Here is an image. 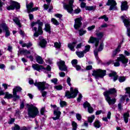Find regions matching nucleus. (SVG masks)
Here are the masks:
<instances>
[{
	"instance_id": "f257e3e1",
	"label": "nucleus",
	"mask_w": 130,
	"mask_h": 130,
	"mask_svg": "<svg viewBox=\"0 0 130 130\" xmlns=\"http://www.w3.org/2000/svg\"><path fill=\"white\" fill-rule=\"evenodd\" d=\"M117 92V91L116 90V89L113 88H111L109 89V90H107L103 93L105 100L108 103L109 105H110V106H111V105H114V104H115V102H116V99H111L109 95L115 94V93H116Z\"/></svg>"
},
{
	"instance_id": "f03ea898",
	"label": "nucleus",
	"mask_w": 130,
	"mask_h": 130,
	"mask_svg": "<svg viewBox=\"0 0 130 130\" xmlns=\"http://www.w3.org/2000/svg\"><path fill=\"white\" fill-rule=\"evenodd\" d=\"M120 61L124 64V67L125 68V67H126V63L128 62V59L125 57V56L124 55L121 54L120 55V57L117 58L116 62H114L113 60H110L106 63V64L109 66V64H111V63H114V67H119L120 66Z\"/></svg>"
},
{
	"instance_id": "7ed1b4c3",
	"label": "nucleus",
	"mask_w": 130,
	"mask_h": 130,
	"mask_svg": "<svg viewBox=\"0 0 130 130\" xmlns=\"http://www.w3.org/2000/svg\"><path fill=\"white\" fill-rule=\"evenodd\" d=\"M36 25H38V32H37V27H34V26H36ZM31 27H34L33 28L35 32L34 34V36L35 37H38L39 35H41L43 34V30H42V26H43V22L40 21V20H38L36 22H34L31 23Z\"/></svg>"
},
{
	"instance_id": "20e7f679",
	"label": "nucleus",
	"mask_w": 130,
	"mask_h": 130,
	"mask_svg": "<svg viewBox=\"0 0 130 130\" xmlns=\"http://www.w3.org/2000/svg\"><path fill=\"white\" fill-rule=\"evenodd\" d=\"M95 36L97 38L93 37H90L88 40V43L94 44L95 47H97L99 44L100 40L104 37V32H98L95 33Z\"/></svg>"
},
{
	"instance_id": "39448f33",
	"label": "nucleus",
	"mask_w": 130,
	"mask_h": 130,
	"mask_svg": "<svg viewBox=\"0 0 130 130\" xmlns=\"http://www.w3.org/2000/svg\"><path fill=\"white\" fill-rule=\"evenodd\" d=\"M34 85L36 86V87H37L38 89L41 91L42 96L43 97H46L47 92L44 91V90H45V88H47V87L49 86L48 84L46 83L45 82H37V81H36L35 83H34Z\"/></svg>"
},
{
	"instance_id": "423d86ee",
	"label": "nucleus",
	"mask_w": 130,
	"mask_h": 130,
	"mask_svg": "<svg viewBox=\"0 0 130 130\" xmlns=\"http://www.w3.org/2000/svg\"><path fill=\"white\" fill-rule=\"evenodd\" d=\"M26 106L27 107V113L29 117L34 118L37 116V114L39 113V111L37 107L34 106V105L27 104Z\"/></svg>"
},
{
	"instance_id": "0eeeda50",
	"label": "nucleus",
	"mask_w": 130,
	"mask_h": 130,
	"mask_svg": "<svg viewBox=\"0 0 130 130\" xmlns=\"http://www.w3.org/2000/svg\"><path fill=\"white\" fill-rule=\"evenodd\" d=\"M64 3H63V7L64 10H66L69 14H73L74 12V0H64Z\"/></svg>"
},
{
	"instance_id": "6e6552de",
	"label": "nucleus",
	"mask_w": 130,
	"mask_h": 130,
	"mask_svg": "<svg viewBox=\"0 0 130 130\" xmlns=\"http://www.w3.org/2000/svg\"><path fill=\"white\" fill-rule=\"evenodd\" d=\"M106 75V70H102L101 69H96L92 71V76L94 77L95 79L98 80L99 79H103Z\"/></svg>"
},
{
	"instance_id": "1a4fd4ad",
	"label": "nucleus",
	"mask_w": 130,
	"mask_h": 130,
	"mask_svg": "<svg viewBox=\"0 0 130 130\" xmlns=\"http://www.w3.org/2000/svg\"><path fill=\"white\" fill-rule=\"evenodd\" d=\"M79 93V91L77 89H73V87H71L70 92L66 91L65 93V96L67 97L68 99H71V98H76Z\"/></svg>"
},
{
	"instance_id": "9d476101",
	"label": "nucleus",
	"mask_w": 130,
	"mask_h": 130,
	"mask_svg": "<svg viewBox=\"0 0 130 130\" xmlns=\"http://www.w3.org/2000/svg\"><path fill=\"white\" fill-rule=\"evenodd\" d=\"M82 21H83V17H82V16H79L74 19V27L75 30H79V29L82 27V25H83Z\"/></svg>"
},
{
	"instance_id": "9b49d317",
	"label": "nucleus",
	"mask_w": 130,
	"mask_h": 130,
	"mask_svg": "<svg viewBox=\"0 0 130 130\" xmlns=\"http://www.w3.org/2000/svg\"><path fill=\"white\" fill-rule=\"evenodd\" d=\"M32 68L34 70L37 71L38 72H40L41 70H47L48 72H50L51 71V67L50 66H48L46 69L44 68L43 66L42 65H40L39 64H33L32 65Z\"/></svg>"
},
{
	"instance_id": "f8f14e48",
	"label": "nucleus",
	"mask_w": 130,
	"mask_h": 130,
	"mask_svg": "<svg viewBox=\"0 0 130 130\" xmlns=\"http://www.w3.org/2000/svg\"><path fill=\"white\" fill-rule=\"evenodd\" d=\"M104 46V44H103V43H102L100 45L99 48L97 49V47H98V46L96 47H95V50H94V55L95 56V57L96 60H98V63H100V62H101V60L99 59V57L98 56V52L102 51V50H103Z\"/></svg>"
},
{
	"instance_id": "ddd939ff",
	"label": "nucleus",
	"mask_w": 130,
	"mask_h": 130,
	"mask_svg": "<svg viewBox=\"0 0 130 130\" xmlns=\"http://www.w3.org/2000/svg\"><path fill=\"white\" fill-rule=\"evenodd\" d=\"M11 5L9 6H7V9L8 11H11V10H15V8L16 10H20V8L21 6H20V4L17 2L11 1Z\"/></svg>"
},
{
	"instance_id": "4468645a",
	"label": "nucleus",
	"mask_w": 130,
	"mask_h": 130,
	"mask_svg": "<svg viewBox=\"0 0 130 130\" xmlns=\"http://www.w3.org/2000/svg\"><path fill=\"white\" fill-rule=\"evenodd\" d=\"M51 107L54 108V114L56 116V117H52V119L53 120H57V119H59L60 114H61V112L59 111V108H58L55 105H51Z\"/></svg>"
},
{
	"instance_id": "2eb2a0df",
	"label": "nucleus",
	"mask_w": 130,
	"mask_h": 130,
	"mask_svg": "<svg viewBox=\"0 0 130 130\" xmlns=\"http://www.w3.org/2000/svg\"><path fill=\"white\" fill-rule=\"evenodd\" d=\"M107 6H110L109 9V11H116L117 10V7L116 5V2L114 0H108L106 4Z\"/></svg>"
},
{
	"instance_id": "dca6fc26",
	"label": "nucleus",
	"mask_w": 130,
	"mask_h": 130,
	"mask_svg": "<svg viewBox=\"0 0 130 130\" xmlns=\"http://www.w3.org/2000/svg\"><path fill=\"white\" fill-rule=\"evenodd\" d=\"M21 91H22V88L20 86H16L13 89L14 101H17V100L20 99V96L17 94V92H21Z\"/></svg>"
},
{
	"instance_id": "f3484780",
	"label": "nucleus",
	"mask_w": 130,
	"mask_h": 130,
	"mask_svg": "<svg viewBox=\"0 0 130 130\" xmlns=\"http://www.w3.org/2000/svg\"><path fill=\"white\" fill-rule=\"evenodd\" d=\"M57 64L60 71L66 72V71L68 70V67L66 66V62L64 61L60 60L57 62Z\"/></svg>"
},
{
	"instance_id": "a211bd4d",
	"label": "nucleus",
	"mask_w": 130,
	"mask_h": 130,
	"mask_svg": "<svg viewBox=\"0 0 130 130\" xmlns=\"http://www.w3.org/2000/svg\"><path fill=\"white\" fill-rule=\"evenodd\" d=\"M40 40L39 43H38V45L42 47V48H44L46 46V44H47V41L46 40L43 38L42 37H40L39 38Z\"/></svg>"
},
{
	"instance_id": "6ab92c4d",
	"label": "nucleus",
	"mask_w": 130,
	"mask_h": 130,
	"mask_svg": "<svg viewBox=\"0 0 130 130\" xmlns=\"http://www.w3.org/2000/svg\"><path fill=\"white\" fill-rule=\"evenodd\" d=\"M0 27L1 28H3V30H5L6 32L5 37L6 38L9 37V36H10L11 34L10 32V30H9V27H8V26L7 25V24L6 23L1 24H0Z\"/></svg>"
},
{
	"instance_id": "aec40b11",
	"label": "nucleus",
	"mask_w": 130,
	"mask_h": 130,
	"mask_svg": "<svg viewBox=\"0 0 130 130\" xmlns=\"http://www.w3.org/2000/svg\"><path fill=\"white\" fill-rule=\"evenodd\" d=\"M121 19L123 21V23H124V26L127 28V27H129L130 24V19L126 17V16L123 15L121 16Z\"/></svg>"
},
{
	"instance_id": "412c9836",
	"label": "nucleus",
	"mask_w": 130,
	"mask_h": 130,
	"mask_svg": "<svg viewBox=\"0 0 130 130\" xmlns=\"http://www.w3.org/2000/svg\"><path fill=\"white\" fill-rule=\"evenodd\" d=\"M83 107L84 108H86L87 107L88 111L89 113H93V112L94 111V109L92 107H91V105H90V104L88 102H85L83 104Z\"/></svg>"
},
{
	"instance_id": "4be33fe9",
	"label": "nucleus",
	"mask_w": 130,
	"mask_h": 130,
	"mask_svg": "<svg viewBox=\"0 0 130 130\" xmlns=\"http://www.w3.org/2000/svg\"><path fill=\"white\" fill-rule=\"evenodd\" d=\"M26 7L28 14H30L32 9H33V7H34V4H33V2H30L28 4L26 3Z\"/></svg>"
},
{
	"instance_id": "5701e85b",
	"label": "nucleus",
	"mask_w": 130,
	"mask_h": 130,
	"mask_svg": "<svg viewBox=\"0 0 130 130\" xmlns=\"http://www.w3.org/2000/svg\"><path fill=\"white\" fill-rule=\"evenodd\" d=\"M128 9L127 6V2L126 1L122 2L121 5V11H126Z\"/></svg>"
},
{
	"instance_id": "b1692460",
	"label": "nucleus",
	"mask_w": 130,
	"mask_h": 130,
	"mask_svg": "<svg viewBox=\"0 0 130 130\" xmlns=\"http://www.w3.org/2000/svg\"><path fill=\"white\" fill-rule=\"evenodd\" d=\"M76 44H77V42H74L72 43L68 44V46L72 51H75V46H76Z\"/></svg>"
},
{
	"instance_id": "393cba45",
	"label": "nucleus",
	"mask_w": 130,
	"mask_h": 130,
	"mask_svg": "<svg viewBox=\"0 0 130 130\" xmlns=\"http://www.w3.org/2000/svg\"><path fill=\"white\" fill-rule=\"evenodd\" d=\"M109 77L111 78L113 77L114 82H115V81H116V80H117V78H118V76H117V75H116V72H113L111 73H110L109 74Z\"/></svg>"
},
{
	"instance_id": "a878e982",
	"label": "nucleus",
	"mask_w": 130,
	"mask_h": 130,
	"mask_svg": "<svg viewBox=\"0 0 130 130\" xmlns=\"http://www.w3.org/2000/svg\"><path fill=\"white\" fill-rule=\"evenodd\" d=\"M93 125L96 128H100V127H101V125H102V124H101V121L98 120H96L93 123Z\"/></svg>"
},
{
	"instance_id": "bb28decb",
	"label": "nucleus",
	"mask_w": 130,
	"mask_h": 130,
	"mask_svg": "<svg viewBox=\"0 0 130 130\" xmlns=\"http://www.w3.org/2000/svg\"><path fill=\"white\" fill-rule=\"evenodd\" d=\"M36 59L38 63H39L40 64H43V62H44V61L43 60V59H42V57H41V56L37 55L36 57Z\"/></svg>"
},
{
	"instance_id": "cd10ccee",
	"label": "nucleus",
	"mask_w": 130,
	"mask_h": 130,
	"mask_svg": "<svg viewBox=\"0 0 130 130\" xmlns=\"http://www.w3.org/2000/svg\"><path fill=\"white\" fill-rule=\"evenodd\" d=\"M129 117V113H128V112L127 113H124L123 119H124V121L125 123H127V122H128V118Z\"/></svg>"
},
{
	"instance_id": "c85d7f7f",
	"label": "nucleus",
	"mask_w": 130,
	"mask_h": 130,
	"mask_svg": "<svg viewBox=\"0 0 130 130\" xmlns=\"http://www.w3.org/2000/svg\"><path fill=\"white\" fill-rule=\"evenodd\" d=\"M107 117H103L102 120H103V121H106V122H107V121H108V119H110V118H111V112H108L107 115Z\"/></svg>"
},
{
	"instance_id": "c756f323",
	"label": "nucleus",
	"mask_w": 130,
	"mask_h": 130,
	"mask_svg": "<svg viewBox=\"0 0 130 130\" xmlns=\"http://www.w3.org/2000/svg\"><path fill=\"white\" fill-rule=\"evenodd\" d=\"M11 98H14V94H12L10 93H9V92H6L5 93V96L4 97L5 99H10Z\"/></svg>"
},
{
	"instance_id": "7c9ffc66",
	"label": "nucleus",
	"mask_w": 130,
	"mask_h": 130,
	"mask_svg": "<svg viewBox=\"0 0 130 130\" xmlns=\"http://www.w3.org/2000/svg\"><path fill=\"white\" fill-rule=\"evenodd\" d=\"M45 28L44 30H46V32H48V33H50V30H51V26L50 24L49 23H46L45 24Z\"/></svg>"
},
{
	"instance_id": "2f4dec72",
	"label": "nucleus",
	"mask_w": 130,
	"mask_h": 130,
	"mask_svg": "<svg viewBox=\"0 0 130 130\" xmlns=\"http://www.w3.org/2000/svg\"><path fill=\"white\" fill-rule=\"evenodd\" d=\"M20 53H23L27 57V56L30 55L31 52L27 50H22L20 51Z\"/></svg>"
},
{
	"instance_id": "473e14b6",
	"label": "nucleus",
	"mask_w": 130,
	"mask_h": 130,
	"mask_svg": "<svg viewBox=\"0 0 130 130\" xmlns=\"http://www.w3.org/2000/svg\"><path fill=\"white\" fill-rule=\"evenodd\" d=\"M121 47V46L120 45H119L118 46V47L117 49L115 50V51H114L113 52V56H115L116 54H117L118 52H119L120 51V48Z\"/></svg>"
},
{
	"instance_id": "72a5a7b5",
	"label": "nucleus",
	"mask_w": 130,
	"mask_h": 130,
	"mask_svg": "<svg viewBox=\"0 0 130 130\" xmlns=\"http://www.w3.org/2000/svg\"><path fill=\"white\" fill-rule=\"evenodd\" d=\"M13 21L17 25H18V27L21 28V23L20 22V20H19V18L18 17L14 18L13 19Z\"/></svg>"
},
{
	"instance_id": "f704fd0d",
	"label": "nucleus",
	"mask_w": 130,
	"mask_h": 130,
	"mask_svg": "<svg viewBox=\"0 0 130 130\" xmlns=\"http://www.w3.org/2000/svg\"><path fill=\"white\" fill-rule=\"evenodd\" d=\"M51 22L52 23V24L55 25V26H58V25H59V22H58L57 20L54 18H51Z\"/></svg>"
},
{
	"instance_id": "c9c22d12",
	"label": "nucleus",
	"mask_w": 130,
	"mask_h": 130,
	"mask_svg": "<svg viewBox=\"0 0 130 130\" xmlns=\"http://www.w3.org/2000/svg\"><path fill=\"white\" fill-rule=\"evenodd\" d=\"M85 52H84V51H80V52H76V54L78 56V57H84Z\"/></svg>"
},
{
	"instance_id": "e433bc0d",
	"label": "nucleus",
	"mask_w": 130,
	"mask_h": 130,
	"mask_svg": "<svg viewBox=\"0 0 130 130\" xmlns=\"http://www.w3.org/2000/svg\"><path fill=\"white\" fill-rule=\"evenodd\" d=\"M94 119H95V115H92L91 116L88 117V122H90V123H92Z\"/></svg>"
},
{
	"instance_id": "4c0bfd02",
	"label": "nucleus",
	"mask_w": 130,
	"mask_h": 130,
	"mask_svg": "<svg viewBox=\"0 0 130 130\" xmlns=\"http://www.w3.org/2000/svg\"><path fill=\"white\" fill-rule=\"evenodd\" d=\"M85 10H86V11H94L95 7H94V6H86V7H85Z\"/></svg>"
},
{
	"instance_id": "58836bf2",
	"label": "nucleus",
	"mask_w": 130,
	"mask_h": 130,
	"mask_svg": "<svg viewBox=\"0 0 130 130\" xmlns=\"http://www.w3.org/2000/svg\"><path fill=\"white\" fill-rule=\"evenodd\" d=\"M85 50L83 51L84 53H87V52L90 51V48H91V46L90 45H87L85 46Z\"/></svg>"
},
{
	"instance_id": "ea45409f",
	"label": "nucleus",
	"mask_w": 130,
	"mask_h": 130,
	"mask_svg": "<svg viewBox=\"0 0 130 130\" xmlns=\"http://www.w3.org/2000/svg\"><path fill=\"white\" fill-rule=\"evenodd\" d=\"M101 19H103L105 22H107L108 21V17L106 16V15H103L99 18V20H100Z\"/></svg>"
},
{
	"instance_id": "a19ab883",
	"label": "nucleus",
	"mask_w": 130,
	"mask_h": 130,
	"mask_svg": "<svg viewBox=\"0 0 130 130\" xmlns=\"http://www.w3.org/2000/svg\"><path fill=\"white\" fill-rule=\"evenodd\" d=\"M61 46V44H60V43L55 42L54 43V47H55V48L59 49L60 48Z\"/></svg>"
},
{
	"instance_id": "79ce46f5",
	"label": "nucleus",
	"mask_w": 130,
	"mask_h": 130,
	"mask_svg": "<svg viewBox=\"0 0 130 130\" xmlns=\"http://www.w3.org/2000/svg\"><path fill=\"white\" fill-rule=\"evenodd\" d=\"M79 35L80 36H83V35H84V34H86V33H87L86 30H84L83 29H80L79 30Z\"/></svg>"
},
{
	"instance_id": "37998d69",
	"label": "nucleus",
	"mask_w": 130,
	"mask_h": 130,
	"mask_svg": "<svg viewBox=\"0 0 130 130\" xmlns=\"http://www.w3.org/2000/svg\"><path fill=\"white\" fill-rule=\"evenodd\" d=\"M54 89L57 90V91H59L60 90H62V86L61 85H56L54 86Z\"/></svg>"
},
{
	"instance_id": "c03bdc74",
	"label": "nucleus",
	"mask_w": 130,
	"mask_h": 130,
	"mask_svg": "<svg viewBox=\"0 0 130 130\" xmlns=\"http://www.w3.org/2000/svg\"><path fill=\"white\" fill-rule=\"evenodd\" d=\"M6 0H0V11H3V6L5 5V3L3 2H5Z\"/></svg>"
},
{
	"instance_id": "a18cd8bd",
	"label": "nucleus",
	"mask_w": 130,
	"mask_h": 130,
	"mask_svg": "<svg viewBox=\"0 0 130 130\" xmlns=\"http://www.w3.org/2000/svg\"><path fill=\"white\" fill-rule=\"evenodd\" d=\"M73 130H77V124L75 121H72Z\"/></svg>"
},
{
	"instance_id": "49530a36",
	"label": "nucleus",
	"mask_w": 130,
	"mask_h": 130,
	"mask_svg": "<svg viewBox=\"0 0 130 130\" xmlns=\"http://www.w3.org/2000/svg\"><path fill=\"white\" fill-rule=\"evenodd\" d=\"M118 80L120 83H122L125 81V77L123 76L120 77Z\"/></svg>"
},
{
	"instance_id": "de8ad7c7",
	"label": "nucleus",
	"mask_w": 130,
	"mask_h": 130,
	"mask_svg": "<svg viewBox=\"0 0 130 130\" xmlns=\"http://www.w3.org/2000/svg\"><path fill=\"white\" fill-rule=\"evenodd\" d=\"M12 130H20V126L18 124H15L14 127H12Z\"/></svg>"
},
{
	"instance_id": "09e8293b",
	"label": "nucleus",
	"mask_w": 130,
	"mask_h": 130,
	"mask_svg": "<svg viewBox=\"0 0 130 130\" xmlns=\"http://www.w3.org/2000/svg\"><path fill=\"white\" fill-rule=\"evenodd\" d=\"M25 107V101H23L20 102V109H23Z\"/></svg>"
},
{
	"instance_id": "8fccbe9b",
	"label": "nucleus",
	"mask_w": 130,
	"mask_h": 130,
	"mask_svg": "<svg viewBox=\"0 0 130 130\" xmlns=\"http://www.w3.org/2000/svg\"><path fill=\"white\" fill-rule=\"evenodd\" d=\"M76 118L78 120L80 121V120H82V115L79 113L76 114Z\"/></svg>"
},
{
	"instance_id": "3c124183",
	"label": "nucleus",
	"mask_w": 130,
	"mask_h": 130,
	"mask_svg": "<svg viewBox=\"0 0 130 130\" xmlns=\"http://www.w3.org/2000/svg\"><path fill=\"white\" fill-rule=\"evenodd\" d=\"M72 66L73 67H76L77 66V64L78 63V60L77 59H74L72 61Z\"/></svg>"
},
{
	"instance_id": "603ef678",
	"label": "nucleus",
	"mask_w": 130,
	"mask_h": 130,
	"mask_svg": "<svg viewBox=\"0 0 130 130\" xmlns=\"http://www.w3.org/2000/svg\"><path fill=\"white\" fill-rule=\"evenodd\" d=\"M82 98H83V95H82V94L79 93L78 95V98H77V102H81V101L82 100Z\"/></svg>"
},
{
	"instance_id": "864d4df0",
	"label": "nucleus",
	"mask_w": 130,
	"mask_h": 130,
	"mask_svg": "<svg viewBox=\"0 0 130 130\" xmlns=\"http://www.w3.org/2000/svg\"><path fill=\"white\" fill-rule=\"evenodd\" d=\"M60 105L61 107H64V106H67V102L64 101H61L60 102Z\"/></svg>"
},
{
	"instance_id": "5fc2aeb1",
	"label": "nucleus",
	"mask_w": 130,
	"mask_h": 130,
	"mask_svg": "<svg viewBox=\"0 0 130 130\" xmlns=\"http://www.w3.org/2000/svg\"><path fill=\"white\" fill-rule=\"evenodd\" d=\"M40 112L42 115H44V113H45V107H42L40 110Z\"/></svg>"
},
{
	"instance_id": "6e6d98bb",
	"label": "nucleus",
	"mask_w": 130,
	"mask_h": 130,
	"mask_svg": "<svg viewBox=\"0 0 130 130\" xmlns=\"http://www.w3.org/2000/svg\"><path fill=\"white\" fill-rule=\"evenodd\" d=\"M125 90L126 91V93L128 94L129 98H130V87L125 88Z\"/></svg>"
},
{
	"instance_id": "4d7b16f0",
	"label": "nucleus",
	"mask_w": 130,
	"mask_h": 130,
	"mask_svg": "<svg viewBox=\"0 0 130 130\" xmlns=\"http://www.w3.org/2000/svg\"><path fill=\"white\" fill-rule=\"evenodd\" d=\"M51 82L52 83H53L55 85H56L57 84V79L56 78H53L52 80H51Z\"/></svg>"
},
{
	"instance_id": "13d9d810",
	"label": "nucleus",
	"mask_w": 130,
	"mask_h": 130,
	"mask_svg": "<svg viewBox=\"0 0 130 130\" xmlns=\"http://www.w3.org/2000/svg\"><path fill=\"white\" fill-rule=\"evenodd\" d=\"M94 29H95V25H92L87 28L88 31H92V30H94Z\"/></svg>"
},
{
	"instance_id": "bf43d9fd",
	"label": "nucleus",
	"mask_w": 130,
	"mask_h": 130,
	"mask_svg": "<svg viewBox=\"0 0 130 130\" xmlns=\"http://www.w3.org/2000/svg\"><path fill=\"white\" fill-rule=\"evenodd\" d=\"M80 12H81V9L77 8L74 10V14H79Z\"/></svg>"
},
{
	"instance_id": "052dcab7",
	"label": "nucleus",
	"mask_w": 130,
	"mask_h": 130,
	"mask_svg": "<svg viewBox=\"0 0 130 130\" xmlns=\"http://www.w3.org/2000/svg\"><path fill=\"white\" fill-rule=\"evenodd\" d=\"M118 109L119 111H121V110H122V106L120 103L118 104Z\"/></svg>"
},
{
	"instance_id": "680f3d73",
	"label": "nucleus",
	"mask_w": 130,
	"mask_h": 130,
	"mask_svg": "<svg viewBox=\"0 0 130 130\" xmlns=\"http://www.w3.org/2000/svg\"><path fill=\"white\" fill-rule=\"evenodd\" d=\"M59 76L61 78H63V77L66 76V73H64V72H61L59 73Z\"/></svg>"
},
{
	"instance_id": "e2e57ef3",
	"label": "nucleus",
	"mask_w": 130,
	"mask_h": 130,
	"mask_svg": "<svg viewBox=\"0 0 130 130\" xmlns=\"http://www.w3.org/2000/svg\"><path fill=\"white\" fill-rule=\"evenodd\" d=\"M67 84H68L69 86H72V84L71 83V78L68 77L67 80Z\"/></svg>"
},
{
	"instance_id": "0e129e2a",
	"label": "nucleus",
	"mask_w": 130,
	"mask_h": 130,
	"mask_svg": "<svg viewBox=\"0 0 130 130\" xmlns=\"http://www.w3.org/2000/svg\"><path fill=\"white\" fill-rule=\"evenodd\" d=\"M46 62L47 63H49V64H51L52 63V60L49 58L46 59Z\"/></svg>"
},
{
	"instance_id": "69168bd1",
	"label": "nucleus",
	"mask_w": 130,
	"mask_h": 130,
	"mask_svg": "<svg viewBox=\"0 0 130 130\" xmlns=\"http://www.w3.org/2000/svg\"><path fill=\"white\" fill-rule=\"evenodd\" d=\"M55 17H56V18H59V19H61V18H62V15L60 14H55Z\"/></svg>"
},
{
	"instance_id": "338daca9",
	"label": "nucleus",
	"mask_w": 130,
	"mask_h": 130,
	"mask_svg": "<svg viewBox=\"0 0 130 130\" xmlns=\"http://www.w3.org/2000/svg\"><path fill=\"white\" fill-rule=\"evenodd\" d=\"M74 68H76V71H80V70H81V69H82L81 66H80L79 65H76V66H74Z\"/></svg>"
},
{
	"instance_id": "774afa93",
	"label": "nucleus",
	"mask_w": 130,
	"mask_h": 130,
	"mask_svg": "<svg viewBox=\"0 0 130 130\" xmlns=\"http://www.w3.org/2000/svg\"><path fill=\"white\" fill-rule=\"evenodd\" d=\"M20 130H30V128L26 126H23L21 128Z\"/></svg>"
}]
</instances>
